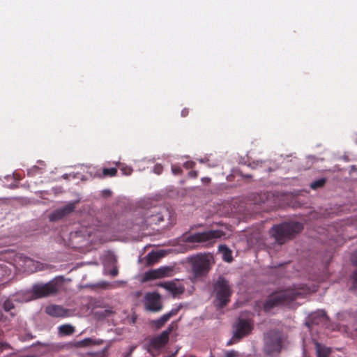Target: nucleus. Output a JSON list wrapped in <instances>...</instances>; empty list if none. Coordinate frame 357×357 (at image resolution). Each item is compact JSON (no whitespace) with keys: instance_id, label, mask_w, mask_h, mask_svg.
<instances>
[{"instance_id":"43","label":"nucleus","mask_w":357,"mask_h":357,"mask_svg":"<svg viewBox=\"0 0 357 357\" xmlns=\"http://www.w3.org/2000/svg\"><path fill=\"white\" fill-rule=\"evenodd\" d=\"M238 340H236V339L234 338H231L230 340H229L227 343V345L229 346V345H231L234 342H237Z\"/></svg>"},{"instance_id":"28","label":"nucleus","mask_w":357,"mask_h":357,"mask_svg":"<svg viewBox=\"0 0 357 357\" xmlns=\"http://www.w3.org/2000/svg\"><path fill=\"white\" fill-rule=\"evenodd\" d=\"M3 307L5 311L8 312L10 310L13 309L15 307V305L11 300L7 299L4 301L3 304Z\"/></svg>"},{"instance_id":"47","label":"nucleus","mask_w":357,"mask_h":357,"mask_svg":"<svg viewBox=\"0 0 357 357\" xmlns=\"http://www.w3.org/2000/svg\"><path fill=\"white\" fill-rule=\"evenodd\" d=\"M178 352V350H176L174 353H173L171 356H169V357H175L176 354Z\"/></svg>"},{"instance_id":"41","label":"nucleus","mask_w":357,"mask_h":357,"mask_svg":"<svg viewBox=\"0 0 357 357\" xmlns=\"http://www.w3.org/2000/svg\"><path fill=\"white\" fill-rule=\"evenodd\" d=\"M162 167L160 166V165H156L155 167V172L157 173V174H160V172L162 171Z\"/></svg>"},{"instance_id":"33","label":"nucleus","mask_w":357,"mask_h":357,"mask_svg":"<svg viewBox=\"0 0 357 357\" xmlns=\"http://www.w3.org/2000/svg\"><path fill=\"white\" fill-rule=\"evenodd\" d=\"M351 260L353 265L357 266V250L352 253L351 256Z\"/></svg>"},{"instance_id":"2","label":"nucleus","mask_w":357,"mask_h":357,"mask_svg":"<svg viewBox=\"0 0 357 357\" xmlns=\"http://www.w3.org/2000/svg\"><path fill=\"white\" fill-rule=\"evenodd\" d=\"M301 294V289L295 286L275 291L266 298L264 303V309L265 311H269L276 306L288 305L296 300Z\"/></svg>"},{"instance_id":"46","label":"nucleus","mask_w":357,"mask_h":357,"mask_svg":"<svg viewBox=\"0 0 357 357\" xmlns=\"http://www.w3.org/2000/svg\"><path fill=\"white\" fill-rule=\"evenodd\" d=\"M241 176L243 177V178H252V176L250 175V174H241Z\"/></svg>"},{"instance_id":"27","label":"nucleus","mask_w":357,"mask_h":357,"mask_svg":"<svg viewBox=\"0 0 357 357\" xmlns=\"http://www.w3.org/2000/svg\"><path fill=\"white\" fill-rule=\"evenodd\" d=\"M350 280H351V286L350 289L352 291L356 292L357 291V268L355 269L350 276Z\"/></svg>"},{"instance_id":"26","label":"nucleus","mask_w":357,"mask_h":357,"mask_svg":"<svg viewBox=\"0 0 357 357\" xmlns=\"http://www.w3.org/2000/svg\"><path fill=\"white\" fill-rule=\"evenodd\" d=\"M326 183V178H321L317 179V180L312 182L310 184V188L312 190H315L323 188Z\"/></svg>"},{"instance_id":"21","label":"nucleus","mask_w":357,"mask_h":357,"mask_svg":"<svg viewBox=\"0 0 357 357\" xmlns=\"http://www.w3.org/2000/svg\"><path fill=\"white\" fill-rule=\"evenodd\" d=\"M75 331V327L70 324H63L60 326L58 328V333L61 336L73 335Z\"/></svg>"},{"instance_id":"31","label":"nucleus","mask_w":357,"mask_h":357,"mask_svg":"<svg viewBox=\"0 0 357 357\" xmlns=\"http://www.w3.org/2000/svg\"><path fill=\"white\" fill-rule=\"evenodd\" d=\"M151 218H153L152 221H158V222L164 221L163 216L160 214V213H157L155 215H151Z\"/></svg>"},{"instance_id":"49","label":"nucleus","mask_w":357,"mask_h":357,"mask_svg":"<svg viewBox=\"0 0 357 357\" xmlns=\"http://www.w3.org/2000/svg\"><path fill=\"white\" fill-rule=\"evenodd\" d=\"M132 321L135 322V318H132Z\"/></svg>"},{"instance_id":"40","label":"nucleus","mask_w":357,"mask_h":357,"mask_svg":"<svg viewBox=\"0 0 357 357\" xmlns=\"http://www.w3.org/2000/svg\"><path fill=\"white\" fill-rule=\"evenodd\" d=\"M1 350H3L6 348H10V344L7 342H1Z\"/></svg>"},{"instance_id":"25","label":"nucleus","mask_w":357,"mask_h":357,"mask_svg":"<svg viewBox=\"0 0 357 357\" xmlns=\"http://www.w3.org/2000/svg\"><path fill=\"white\" fill-rule=\"evenodd\" d=\"M220 250H223L222 258L227 262H231L233 260L231 251L226 245H220Z\"/></svg>"},{"instance_id":"7","label":"nucleus","mask_w":357,"mask_h":357,"mask_svg":"<svg viewBox=\"0 0 357 357\" xmlns=\"http://www.w3.org/2000/svg\"><path fill=\"white\" fill-rule=\"evenodd\" d=\"M226 234L220 230H208L204 232H197L186 237L185 241L188 243H203L213 238L225 236Z\"/></svg>"},{"instance_id":"18","label":"nucleus","mask_w":357,"mask_h":357,"mask_svg":"<svg viewBox=\"0 0 357 357\" xmlns=\"http://www.w3.org/2000/svg\"><path fill=\"white\" fill-rule=\"evenodd\" d=\"M179 310L180 307L174 308L169 312L163 314L160 318L152 321V326L157 329L162 328L172 317L175 316L178 314Z\"/></svg>"},{"instance_id":"48","label":"nucleus","mask_w":357,"mask_h":357,"mask_svg":"<svg viewBox=\"0 0 357 357\" xmlns=\"http://www.w3.org/2000/svg\"><path fill=\"white\" fill-rule=\"evenodd\" d=\"M253 207H254V208H257V204H254Z\"/></svg>"},{"instance_id":"1","label":"nucleus","mask_w":357,"mask_h":357,"mask_svg":"<svg viewBox=\"0 0 357 357\" xmlns=\"http://www.w3.org/2000/svg\"><path fill=\"white\" fill-rule=\"evenodd\" d=\"M101 225H87L82 226L78 231L70 234V241L75 248H82L88 244L101 241L102 232L100 230Z\"/></svg>"},{"instance_id":"45","label":"nucleus","mask_w":357,"mask_h":357,"mask_svg":"<svg viewBox=\"0 0 357 357\" xmlns=\"http://www.w3.org/2000/svg\"><path fill=\"white\" fill-rule=\"evenodd\" d=\"M122 171L123 172V174H126V175H129V174H131V169H128V170H126V169H123Z\"/></svg>"},{"instance_id":"29","label":"nucleus","mask_w":357,"mask_h":357,"mask_svg":"<svg viewBox=\"0 0 357 357\" xmlns=\"http://www.w3.org/2000/svg\"><path fill=\"white\" fill-rule=\"evenodd\" d=\"M174 323L172 322L171 324L169 325V326L166 328V330L163 331L161 333L162 334V335L166 337L168 340H169V337L170 333L174 330Z\"/></svg>"},{"instance_id":"32","label":"nucleus","mask_w":357,"mask_h":357,"mask_svg":"<svg viewBox=\"0 0 357 357\" xmlns=\"http://www.w3.org/2000/svg\"><path fill=\"white\" fill-rule=\"evenodd\" d=\"M195 166V162L193 161H187V162H184V164H183V167L187 169H192V168H194Z\"/></svg>"},{"instance_id":"24","label":"nucleus","mask_w":357,"mask_h":357,"mask_svg":"<svg viewBox=\"0 0 357 357\" xmlns=\"http://www.w3.org/2000/svg\"><path fill=\"white\" fill-rule=\"evenodd\" d=\"M118 170L116 167L112 168H103L102 170V174L98 175V177L100 178H104L107 177H114L116 176Z\"/></svg>"},{"instance_id":"39","label":"nucleus","mask_w":357,"mask_h":357,"mask_svg":"<svg viewBox=\"0 0 357 357\" xmlns=\"http://www.w3.org/2000/svg\"><path fill=\"white\" fill-rule=\"evenodd\" d=\"M189 114V110L188 108H184L183 109H182L181 111V116L183 117H186Z\"/></svg>"},{"instance_id":"11","label":"nucleus","mask_w":357,"mask_h":357,"mask_svg":"<svg viewBox=\"0 0 357 357\" xmlns=\"http://www.w3.org/2000/svg\"><path fill=\"white\" fill-rule=\"evenodd\" d=\"M78 201L68 202L65 206L54 210L50 215V221H58L68 216L76 208Z\"/></svg>"},{"instance_id":"34","label":"nucleus","mask_w":357,"mask_h":357,"mask_svg":"<svg viewBox=\"0 0 357 357\" xmlns=\"http://www.w3.org/2000/svg\"><path fill=\"white\" fill-rule=\"evenodd\" d=\"M102 197H109L112 195V191L110 190H103L101 192Z\"/></svg>"},{"instance_id":"8","label":"nucleus","mask_w":357,"mask_h":357,"mask_svg":"<svg viewBox=\"0 0 357 357\" xmlns=\"http://www.w3.org/2000/svg\"><path fill=\"white\" fill-rule=\"evenodd\" d=\"M253 329V326L249 320L239 318L234 326L233 338L240 340L248 335Z\"/></svg>"},{"instance_id":"15","label":"nucleus","mask_w":357,"mask_h":357,"mask_svg":"<svg viewBox=\"0 0 357 357\" xmlns=\"http://www.w3.org/2000/svg\"><path fill=\"white\" fill-rule=\"evenodd\" d=\"M168 341L169 340L160 333L150 340L146 348L147 351L151 353V349H159L165 347Z\"/></svg>"},{"instance_id":"3","label":"nucleus","mask_w":357,"mask_h":357,"mask_svg":"<svg viewBox=\"0 0 357 357\" xmlns=\"http://www.w3.org/2000/svg\"><path fill=\"white\" fill-rule=\"evenodd\" d=\"M188 262L195 278L206 277L215 263L213 256L210 253L190 256L188 258Z\"/></svg>"},{"instance_id":"20","label":"nucleus","mask_w":357,"mask_h":357,"mask_svg":"<svg viewBox=\"0 0 357 357\" xmlns=\"http://www.w3.org/2000/svg\"><path fill=\"white\" fill-rule=\"evenodd\" d=\"M164 256L165 254L162 251L149 252L146 257L147 264L149 265H152L162 258Z\"/></svg>"},{"instance_id":"5","label":"nucleus","mask_w":357,"mask_h":357,"mask_svg":"<svg viewBox=\"0 0 357 357\" xmlns=\"http://www.w3.org/2000/svg\"><path fill=\"white\" fill-rule=\"evenodd\" d=\"M213 292L215 294V306L223 308L230 301L232 294L231 285L223 276L220 275L213 284Z\"/></svg>"},{"instance_id":"23","label":"nucleus","mask_w":357,"mask_h":357,"mask_svg":"<svg viewBox=\"0 0 357 357\" xmlns=\"http://www.w3.org/2000/svg\"><path fill=\"white\" fill-rule=\"evenodd\" d=\"M114 314L111 309H102L94 312V316L98 320H103Z\"/></svg>"},{"instance_id":"9","label":"nucleus","mask_w":357,"mask_h":357,"mask_svg":"<svg viewBox=\"0 0 357 357\" xmlns=\"http://www.w3.org/2000/svg\"><path fill=\"white\" fill-rule=\"evenodd\" d=\"M32 291L35 298H38L56 294L58 291V288L56 283L50 282L44 284H34Z\"/></svg>"},{"instance_id":"14","label":"nucleus","mask_w":357,"mask_h":357,"mask_svg":"<svg viewBox=\"0 0 357 357\" xmlns=\"http://www.w3.org/2000/svg\"><path fill=\"white\" fill-rule=\"evenodd\" d=\"M321 319L329 320V317L325 310H317L307 316L305 321V325L310 329L313 325L319 324Z\"/></svg>"},{"instance_id":"36","label":"nucleus","mask_w":357,"mask_h":357,"mask_svg":"<svg viewBox=\"0 0 357 357\" xmlns=\"http://www.w3.org/2000/svg\"><path fill=\"white\" fill-rule=\"evenodd\" d=\"M288 264H289V261L284 262V263H280V264H278L272 265L271 266V268H280V267H283V266H284L285 265H287Z\"/></svg>"},{"instance_id":"38","label":"nucleus","mask_w":357,"mask_h":357,"mask_svg":"<svg viewBox=\"0 0 357 357\" xmlns=\"http://www.w3.org/2000/svg\"><path fill=\"white\" fill-rule=\"evenodd\" d=\"M188 176L192 178H197L198 176V172L197 171H190L188 173Z\"/></svg>"},{"instance_id":"30","label":"nucleus","mask_w":357,"mask_h":357,"mask_svg":"<svg viewBox=\"0 0 357 357\" xmlns=\"http://www.w3.org/2000/svg\"><path fill=\"white\" fill-rule=\"evenodd\" d=\"M172 172L174 175H180L182 174L183 170L181 167L174 165L172 166Z\"/></svg>"},{"instance_id":"10","label":"nucleus","mask_w":357,"mask_h":357,"mask_svg":"<svg viewBox=\"0 0 357 357\" xmlns=\"http://www.w3.org/2000/svg\"><path fill=\"white\" fill-rule=\"evenodd\" d=\"M32 291L35 298H38L56 294L58 291V288L56 283L50 282L44 284H34Z\"/></svg>"},{"instance_id":"12","label":"nucleus","mask_w":357,"mask_h":357,"mask_svg":"<svg viewBox=\"0 0 357 357\" xmlns=\"http://www.w3.org/2000/svg\"><path fill=\"white\" fill-rule=\"evenodd\" d=\"M145 308L150 312H158L162 309L161 296L158 292L147 293L145 295Z\"/></svg>"},{"instance_id":"42","label":"nucleus","mask_w":357,"mask_h":357,"mask_svg":"<svg viewBox=\"0 0 357 357\" xmlns=\"http://www.w3.org/2000/svg\"><path fill=\"white\" fill-rule=\"evenodd\" d=\"M202 181L205 184H208L211 182V178L208 177H203Z\"/></svg>"},{"instance_id":"4","label":"nucleus","mask_w":357,"mask_h":357,"mask_svg":"<svg viewBox=\"0 0 357 357\" xmlns=\"http://www.w3.org/2000/svg\"><path fill=\"white\" fill-rule=\"evenodd\" d=\"M303 229V225H273L270 234L275 241L282 245L293 238Z\"/></svg>"},{"instance_id":"22","label":"nucleus","mask_w":357,"mask_h":357,"mask_svg":"<svg viewBox=\"0 0 357 357\" xmlns=\"http://www.w3.org/2000/svg\"><path fill=\"white\" fill-rule=\"evenodd\" d=\"M103 341L101 340H96L94 339L87 337L81 341H77L75 343V345L78 347H85L92 344H100Z\"/></svg>"},{"instance_id":"37","label":"nucleus","mask_w":357,"mask_h":357,"mask_svg":"<svg viewBox=\"0 0 357 357\" xmlns=\"http://www.w3.org/2000/svg\"><path fill=\"white\" fill-rule=\"evenodd\" d=\"M237 353L235 351H230L227 352L226 357H236Z\"/></svg>"},{"instance_id":"6","label":"nucleus","mask_w":357,"mask_h":357,"mask_svg":"<svg viewBox=\"0 0 357 357\" xmlns=\"http://www.w3.org/2000/svg\"><path fill=\"white\" fill-rule=\"evenodd\" d=\"M282 333L278 329H272L264 333L263 352L267 356L280 353L282 347Z\"/></svg>"},{"instance_id":"44","label":"nucleus","mask_w":357,"mask_h":357,"mask_svg":"<svg viewBox=\"0 0 357 357\" xmlns=\"http://www.w3.org/2000/svg\"><path fill=\"white\" fill-rule=\"evenodd\" d=\"M135 349V346L131 347L130 348L129 352L126 354V356H130V355L132 353V351H134V349Z\"/></svg>"},{"instance_id":"16","label":"nucleus","mask_w":357,"mask_h":357,"mask_svg":"<svg viewBox=\"0 0 357 357\" xmlns=\"http://www.w3.org/2000/svg\"><path fill=\"white\" fill-rule=\"evenodd\" d=\"M158 286L162 287L171 292L174 297L176 296L177 295L182 294L185 291L183 285H178L175 281L160 283Z\"/></svg>"},{"instance_id":"19","label":"nucleus","mask_w":357,"mask_h":357,"mask_svg":"<svg viewBox=\"0 0 357 357\" xmlns=\"http://www.w3.org/2000/svg\"><path fill=\"white\" fill-rule=\"evenodd\" d=\"M314 344L317 357H329L332 352L330 347H327L318 342H315Z\"/></svg>"},{"instance_id":"17","label":"nucleus","mask_w":357,"mask_h":357,"mask_svg":"<svg viewBox=\"0 0 357 357\" xmlns=\"http://www.w3.org/2000/svg\"><path fill=\"white\" fill-rule=\"evenodd\" d=\"M45 312L54 317H66L69 315L68 310L62 306L52 305L45 307Z\"/></svg>"},{"instance_id":"35","label":"nucleus","mask_w":357,"mask_h":357,"mask_svg":"<svg viewBox=\"0 0 357 357\" xmlns=\"http://www.w3.org/2000/svg\"><path fill=\"white\" fill-rule=\"evenodd\" d=\"M110 275L112 276V277H116L118 273H119V271H118V268L117 266H114L109 272Z\"/></svg>"},{"instance_id":"13","label":"nucleus","mask_w":357,"mask_h":357,"mask_svg":"<svg viewBox=\"0 0 357 357\" xmlns=\"http://www.w3.org/2000/svg\"><path fill=\"white\" fill-rule=\"evenodd\" d=\"M173 268L171 266H162L158 269L151 270L144 273L143 282L151 280L172 276Z\"/></svg>"}]
</instances>
